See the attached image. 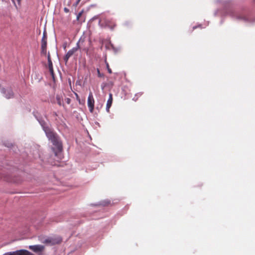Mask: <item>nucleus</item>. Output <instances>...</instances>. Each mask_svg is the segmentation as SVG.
<instances>
[{"label": "nucleus", "mask_w": 255, "mask_h": 255, "mask_svg": "<svg viewBox=\"0 0 255 255\" xmlns=\"http://www.w3.org/2000/svg\"><path fill=\"white\" fill-rule=\"evenodd\" d=\"M20 255H33L27 250H22V252H21V254H20Z\"/></svg>", "instance_id": "ddd939ff"}, {"label": "nucleus", "mask_w": 255, "mask_h": 255, "mask_svg": "<svg viewBox=\"0 0 255 255\" xmlns=\"http://www.w3.org/2000/svg\"><path fill=\"white\" fill-rule=\"evenodd\" d=\"M46 242L47 243H51L52 244H60L62 242V238L59 237L55 239L46 240Z\"/></svg>", "instance_id": "6e6552de"}, {"label": "nucleus", "mask_w": 255, "mask_h": 255, "mask_svg": "<svg viewBox=\"0 0 255 255\" xmlns=\"http://www.w3.org/2000/svg\"><path fill=\"white\" fill-rule=\"evenodd\" d=\"M106 66H107V68L108 69V72L109 73L111 74L112 73V71L111 69L110 68L109 64L107 63Z\"/></svg>", "instance_id": "f3484780"}, {"label": "nucleus", "mask_w": 255, "mask_h": 255, "mask_svg": "<svg viewBox=\"0 0 255 255\" xmlns=\"http://www.w3.org/2000/svg\"><path fill=\"white\" fill-rule=\"evenodd\" d=\"M81 0H77L76 4L77 5Z\"/></svg>", "instance_id": "412c9836"}, {"label": "nucleus", "mask_w": 255, "mask_h": 255, "mask_svg": "<svg viewBox=\"0 0 255 255\" xmlns=\"http://www.w3.org/2000/svg\"><path fill=\"white\" fill-rule=\"evenodd\" d=\"M83 10H82L81 12H80L77 15V19L78 20H80L81 22H84L85 21V18H82L81 19H80L81 16H82V15L83 14Z\"/></svg>", "instance_id": "f8f14e48"}, {"label": "nucleus", "mask_w": 255, "mask_h": 255, "mask_svg": "<svg viewBox=\"0 0 255 255\" xmlns=\"http://www.w3.org/2000/svg\"><path fill=\"white\" fill-rule=\"evenodd\" d=\"M97 73H98V76L99 77H104V74L103 73H101L100 70L99 69H97Z\"/></svg>", "instance_id": "dca6fc26"}, {"label": "nucleus", "mask_w": 255, "mask_h": 255, "mask_svg": "<svg viewBox=\"0 0 255 255\" xmlns=\"http://www.w3.org/2000/svg\"><path fill=\"white\" fill-rule=\"evenodd\" d=\"M42 39L47 40V34L45 31H44L43 33V36Z\"/></svg>", "instance_id": "a211bd4d"}, {"label": "nucleus", "mask_w": 255, "mask_h": 255, "mask_svg": "<svg viewBox=\"0 0 255 255\" xmlns=\"http://www.w3.org/2000/svg\"><path fill=\"white\" fill-rule=\"evenodd\" d=\"M76 97H77V99H78L79 98L78 95L77 93H75Z\"/></svg>", "instance_id": "4be33fe9"}, {"label": "nucleus", "mask_w": 255, "mask_h": 255, "mask_svg": "<svg viewBox=\"0 0 255 255\" xmlns=\"http://www.w3.org/2000/svg\"><path fill=\"white\" fill-rule=\"evenodd\" d=\"M113 103V95L111 93L109 94V98L108 100L107 105H106V110L108 112H110V109Z\"/></svg>", "instance_id": "0eeeda50"}, {"label": "nucleus", "mask_w": 255, "mask_h": 255, "mask_svg": "<svg viewBox=\"0 0 255 255\" xmlns=\"http://www.w3.org/2000/svg\"><path fill=\"white\" fill-rule=\"evenodd\" d=\"M21 252H22V250L13 252L7 253L4 254L3 255H20Z\"/></svg>", "instance_id": "9b49d317"}, {"label": "nucleus", "mask_w": 255, "mask_h": 255, "mask_svg": "<svg viewBox=\"0 0 255 255\" xmlns=\"http://www.w3.org/2000/svg\"><path fill=\"white\" fill-rule=\"evenodd\" d=\"M41 53L46 55L47 52V40L41 39Z\"/></svg>", "instance_id": "423d86ee"}, {"label": "nucleus", "mask_w": 255, "mask_h": 255, "mask_svg": "<svg viewBox=\"0 0 255 255\" xmlns=\"http://www.w3.org/2000/svg\"><path fill=\"white\" fill-rule=\"evenodd\" d=\"M56 100L59 106L63 107L64 106V105L63 104V97L62 96L57 95L56 96Z\"/></svg>", "instance_id": "1a4fd4ad"}, {"label": "nucleus", "mask_w": 255, "mask_h": 255, "mask_svg": "<svg viewBox=\"0 0 255 255\" xmlns=\"http://www.w3.org/2000/svg\"><path fill=\"white\" fill-rule=\"evenodd\" d=\"M65 101L67 104H70L71 103V99L69 98H67L65 99Z\"/></svg>", "instance_id": "6ab92c4d"}, {"label": "nucleus", "mask_w": 255, "mask_h": 255, "mask_svg": "<svg viewBox=\"0 0 255 255\" xmlns=\"http://www.w3.org/2000/svg\"><path fill=\"white\" fill-rule=\"evenodd\" d=\"M87 104L90 112L92 113L94 109L95 100L93 94L91 92H90L88 98Z\"/></svg>", "instance_id": "7ed1b4c3"}, {"label": "nucleus", "mask_w": 255, "mask_h": 255, "mask_svg": "<svg viewBox=\"0 0 255 255\" xmlns=\"http://www.w3.org/2000/svg\"><path fill=\"white\" fill-rule=\"evenodd\" d=\"M1 92L4 95L6 99L12 98L14 96L13 92L10 88H2Z\"/></svg>", "instance_id": "20e7f679"}, {"label": "nucleus", "mask_w": 255, "mask_h": 255, "mask_svg": "<svg viewBox=\"0 0 255 255\" xmlns=\"http://www.w3.org/2000/svg\"><path fill=\"white\" fill-rule=\"evenodd\" d=\"M48 67L52 66V63L51 60L50 59L49 54H48Z\"/></svg>", "instance_id": "2eb2a0df"}, {"label": "nucleus", "mask_w": 255, "mask_h": 255, "mask_svg": "<svg viewBox=\"0 0 255 255\" xmlns=\"http://www.w3.org/2000/svg\"><path fill=\"white\" fill-rule=\"evenodd\" d=\"M64 12H65L66 13H68V12H69V9L68 8H67V7H65V8H64Z\"/></svg>", "instance_id": "aec40b11"}, {"label": "nucleus", "mask_w": 255, "mask_h": 255, "mask_svg": "<svg viewBox=\"0 0 255 255\" xmlns=\"http://www.w3.org/2000/svg\"><path fill=\"white\" fill-rule=\"evenodd\" d=\"M106 25L111 29H113L116 26V23L111 20H107Z\"/></svg>", "instance_id": "9d476101"}, {"label": "nucleus", "mask_w": 255, "mask_h": 255, "mask_svg": "<svg viewBox=\"0 0 255 255\" xmlns=\"http://www.w3.org/2000/svg\"><path fill=\"white\" fill-rule=\"evenodd\" d=\"M49 71L50 72V74L53 78V79H54V71L53 69V66H49Z\"/></svg>", "instance_id": "4468645a"}, {"label": "nucleus", "mask_w": 255, "mask_h": 255, "mask_svg": "<svg viewBox=\"0 0 255 255\" xmlns=\"http://www.w3.org/2000/svg\"><path fill=\"white\" fill-rule=\"evenodd\" d=\"M84 43V41L80 39L77 44V46L73 47L67 53L64 57V60L66 62L68 61L69 58L71 57L78 49H82L83 51L88 52V49L87 48H83L82 47Z\"/></svg>", "instance_id": "f03ea898"}, {"label": "nucleus", "mask_w": 255, "mask_h": 255, "mask_svg": "<svg viewBox=\"0 0 255 255\" xmlns=\"http://www.w3.org/2000/svg\"><path fill=\"white\" fill-rule=\"evenodd\" d=\"M29 249L35 253H38L42 251V250L44 249V247L43 246L41 245H34L30 246L29 247Z\"/></svg>", "instance_id": "39448f33"}, {"label": "nucleus", "mask_w": 255, "mask_h": 255, "mask_svg": "<svg viewBox=\"0 0 255 255\" xmlns=\"http://www.w3.org/2000/svg\"><path fill=\"white\" fill-rule=\"evenodd\" d=\"M40 124L47 138L51 140L57 150L61 151L62 150V144L57 134L50 127L47 126L44 122H40Z\"/></svg>", "instance_id": "f257e3e1"}]
</instances>
